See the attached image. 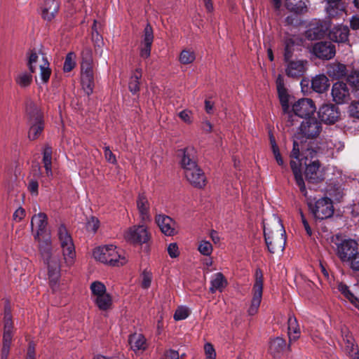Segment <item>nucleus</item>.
Masks as SVG:
<instances>
[{"mask_svg":"<svg viewBox=\"0 0 359 359\" xmlns=\"http://www.w3.org/2000/svg\"><path fill=\"white\" fill-rule=\"evenodd\" d=\"M276 84L280 103L282 104L283 109L286 111L289 107L288 94L287 92V89L285 87L284 79L282 75L278 74V76L276 78Z\"/></svg>","mask_w":359,"mask_h":359,"instance_id":"nucleus-30","label":"nucleus"},{"mask_svg":"<svg viewBox=\"0 0 359 359\" xmlns=\"http://www.w3.org/2000/svg\"><path fill=\"white\" fill-rule=\"evenodd\" d=\"M29 70H22L17 73L14 76L15 83L22 88H26L30 86L33 81L32 74Z\"/></svg>","mask_w":359,"mask_h":359,"instance_id":"nucleus-34","label":"nucleus"},{"mask_svg":"<svg viewBox=\"0 0 359 359\" xmlns=\"http://www.w3.org/2000/svg\"><path fill=\"white\" fill-rule=\"evenodd\" d=\"M204 351L206 359H215L216 352L212 344L207 342L204 345Z\"/></svg>","mask_w":359,"mask_h":359,"instance_id":"nucleus-53","label":"nucleus"},{"mask_svg":"<svg viewBox=\"0 0 359 359\" xmlns=\"http://www.w3.org/2000/svg\"><path fill=\"white\" fill-rule=\"evenodd\" d=\"M57 236L62 248L64 263L67 267H71L75 262V248L72 238L63 224L58 226Z\"/></svg>","mask_w":359,"mask_h":359,"instance_id":"nucleus-7","label":"nucleus"},{"mask_svg":"<svg viewBox=\"0 0 359 359\" xmlns=\"http://www.w3.org/2000/svg\"><path fill=\"white\" fill-rule=\"evenodd\" d=\"M27 359H35L34 357V346L30 343L27 350Z\"/></svg>","mask_w":359,"mask_h":359,"instance_id":"nucleus-64","label":"nucleus"},{"mask_svg":"<svg viewBox=\"0 0 359 359\" xmlns=\"http://www.w3.org/2000/svg\"><path fill=\"white\" fill-rule=\"evenodd\" d=\"M13 323L11 312L8 310L4 313V331L3 335V346L1 348V359H7L12 341Z\"/></svg>","mask_w":359,"mask_h":359,"instance_id":"nucleus-13","label":"nucleus"},{"mask_svg":"<svg viewBox=\"0 0 359 359\" xmlns=\"http://www.w3.org/2000/svg\"><path fill=\"white\" fill-rule=\"evenodd\" d=\"M142 77V69L138 68L131 76L128 83V88L133 94L137 93L140 90V80Z\"/></svg>","mask_w":359,"mask_h":359,"instance_id":"nucleus-40","label":"nucleus"},{"mask_svg":"<svg viewBox=\"0 0 359 359\" xmlns=\"http://www.w3.org/2000/svg\"><path fill=\"white\" fill-rule=\"evenodd\" d=\"M130 348L135 352L144 351L147 348L146 339L142 334H131L128 339Z\"/></svg>","mask_w":359,"mask_h":359,"instance_id":"nucleus-36","label":"nucleus"},{"mask_svg":"<svg viewBox=\"0 0 359 359\" xmlns=\"http://www.w3.org/2000/svg\"><path fill=\"white\" fill-rule=\"evenodd\" d=\"M165 356L168 359H180L179 353L174 350L167 351Z\"/></svg>","mask_w":359,"mask_h":359,"instance_id":"nucleus-63","label":"nucleus"},{"mask_svg":"<svg viewBox=\"0 0 359 359\" xmlns=\"http://www.w3.org/2000/svg\"><path fill=\"white\" fill-rule=\"evenodd\" d=\"M323 130L321 123L316 118H305L301 123L299 131L293 141V149L291 153V158L299 159V151H305L309 148L306 141L304 139L312 140L317 137Z\"/></svg>","mask_w":359,"mask_h":359,"instance_id":"nucleus-2","label":"nucleus"},{"mask_svg":"<svg viewBox=\"0 0 359 359\" xmlns=\"http://www.w3.org/2000/svg\"><path fill=\"white\" fill-rule=\"evenodd\" d=\"M308 205L316 218L323 219L332 217L334 208L331 199L322 198L313 203L308 198Z\"/></svg>","mask_w":359,"mask_h":359,"instance_id":"nucleus-11","label":"nucleus"},{"mask_svg":"<svg viewBox=\"0 0 359 359\" xmlns=\"http://www.w3.org/2000/svg\"><path fill=\"white\" fill-rule=\"evenodd\" d=\"M288 324V336L290 341H295L299 337L300 329L297 318L290 315L287 320Z\"/></svg>","mask_w":359,"mask_h":359,"instance_id":"nucleus-37","label":"nucleus"},{"mask_svg":"<svg viewBox=\"0 0 359 359\" xmlns=\"http://www.w3.org/2000/svg\"><path fill=\"white\" fill-rule=\"evenodd\" d=\"M90 289L92 293V299L107 293L105 285L100 281H94L90 284Z\"/></svg>","mask_w":359,"mask_h":359,"instance_id":"nucleus-43","label":"nucleus"},{"mask_svg":"<svg viewBox=\"0 0 359 359\" xmlns=\"http://www.w3.org/2000/svg\"><path fill=\"white\" fill-rule=\"evenodd\" d=\"M186 179L194 187L201 188L205 184V177L198 166L184 172Z\"/></svg>","mask_w":359,"mask_h":359,"instance_id":"nucleus-24","label":"nucleus"},{"mask_svg":"<svg viewBox=\"0 0 359 359\" xmlns=\"http://www.w3.org/2000/svg\"><path fill=\"white\" fill-rule=\"evenodd\" d=\"M27 112L29 116L28 137L34 140L39 137L43 130V116L40 109L32 102L27 105Z\"/></svg>","mask_w":359,"mask_h":359,"instance_id":"nucleus-8","label":"nucleus"},{"mask_svg":"<svg viewBox=\"0 0 359 359\" xmlns=\"http://www.w3.org/2000/svg\"><path fill=\"white\" fill-rule=\"evenodd\" d=\"M358 243L353 239H346L337 245V255L344 262H348L358 251Z\"/></svg>","mask_w":359,"mask_h":359,"instance_id":"nucleus-15","label":"nucleus"},{"mask_svg":"<svg viewBox=\"0 0 359 359\" xmlns=\"http://www.w3.org/2000/svg\"><path fill=\"white\" fill-rule=\"evenodd\" d=\"M124 238L130 243L143 244L150 239V233L144 225L133 226L125 231Z\"/></svg>","mask_w":359,"mask_h":359,"instance_id":"nucleus-12","label":"nucleus"},{"mask_svg":"<svg viewBox=\"0 0 359 359\" xmlns=\"http://www.w3.org/2000/svg\"><path fill=\"white\" fill-rule=\"evenodd\" d=\"M168 253L171 258H176L180 255L178 245L176 243H171L168 246Z\"/></svg>","mask_w":359,"mask_h":359,"instance_id":"nucleus-56","label":"nucleus"},{"mask_svg":"<svg viewBox=\"0 0 359 359\" xmlns=\"http://www.w3.org/2000/svg\"><path fill=\"white\" fill-rule=\"evenodd\" d=\"M43 163L46 176L52 178L53 176L52 170V149L50 147H45L43 151Z\"/></svg>","mask_w":359,"mask_h":359,"instance_id":"nucleus-38","label":"nucleus"},{"mask_svg":"<svg viewBox=\"0 0 359 359\" xmlns=\"http://www.w3.org/2000/svg\"><path fill=\"white\" fill-rule=\"evenodd\" d=\"M76 55L74 53H69L64 62L63 69L65 72L72 71L76 66Z\"/></svg>","mask_w":359,"mask_h":359,"instance_id":"nucleus-45","label":"nucleus"},{"mask_svg":"<svg viewBox=\"0 0 359 359\" xmlns=\"http://www.w3.org/2000/svg\"><path fill=\"white\" fill-rule=\"evenodd\" d=\"M178 156L181 157L180 165L184 172L188 169L194 168L198 166L196 163V150L192 147H187L178 151Z\"/></svg>","mask_w":359,"mask_h":359,"instance_id":"nucleus-20","label":"nucleus"},{"mask_svg":"<svg viewBox=\"0 0 359 359\" xmlns=\"http://www.w3.org/2000/svg\"><path fill=\"white\" fill-rule=\"evenodd\" d=\"M277 219L278 222L280 223V220L278 218ZM280 226L281 227V232L280 233L278 232L274 233L273 231L266 227L264 224V236L265 243L268 250L272 254L275 253L277 250L283 251L285 248L286 243L285 231L282 224H280Z\"/></svg>","mask_w":359,"mask_h":359,"instance_id":"nucleus-9","label":"nucleus"},{"mask_svg":"<svg viewBox=\"0 0 359 359\" xmlns=\"http://www.w3.org/2000/svg\"><path fill=\"white\" fill-rule=\"evenodd\" d=\"M137 208L140 217L143 222L151 220L150 203L149 199L144 193L139 194L137 198Z\"/></svg>","mask_w":359,"mask_h":359,"instance_id":"nucleus-25","label":"nucleus"},{"mask_svg":"<svg viewBox=\"0 0 359 359\" xmlns=\"http://www.w3.org/2000/svg\"><path fill=\"white\" fill-rule=\"evenodd\" d=\"M93 300L99 309L102 311L109 309L112 305L111 296L107 292L93 299Z\"/></svg>","mask_w":359,"mask_h":359,"instance_id":"nucleus-39","label":"nucleus"},{"mask_svg":"<svg viewBox=\"0 0 359 359\" xmlns=\"http://www.w3.org/2000/svg\"><path fill=\"white\" fill-rule=\"evenodd\" d=\"M317 154V151L311 149L306 148L305 151H299V159H294V161L299 165L301 168L302 164H305L306 170L305 175L306 179L311 182H318L324 178V175L320 170V163L318 161H313L307 163L309 158H313Z\"/></svg>","mask_w":359,"mask_h":359,"instance_id":"nucleus-4","label":"nucleus"},{"mask_svg":"<svg viewBox=\"0 0 359 359\" xmlns=\"http://www.w3.org/2000/svg\"><path fill=\"white\" fill-rule=\"evenodd\" d=\"M311 52L320 59L330 60L335 55L336 48L330 42H318L313 45Z\"/></svg>","mask_w":359,"mask_h":359,"instance_id":"nucleus-21","label":"nucleus"},{"mask_svg":"<svg viewBox=\"0 0 359 359\" xmlns=\"http://www.w3.org/2000/svg\"><path fill=\"white\" fill-rule=\"evenodd\" d=\"M151 44L142 43L140 48V56L143 58H148L151 54Z\"/></svg>","mask_w":359,"mask_h":359,"instance_id":"nucleus-57","label":"nucleus"},{"mask_svg":"<svg viewBox=\"0 0 359 359\" xmlns=\"http://www.w3.org/2000/svg\"><path fill=\"white\" fill-rule=\"evenodd\" d=\"M25 216V210L20 207L13 213V218L16 222H20Z\"/></svg>","mask_w":359,"mask_h":359,"instance_id":"nucleus-61","label":"nucleus"},{"mask_svg":"<svg viewBox=\"0 0 359 359\" xmlns=\"http://www.w3.org/2000/svg\"><path fill=\"white\" fill-rule=\"evenodd\" d=\"M155 222L161 233L166 236H173L177 234L179 226L177 222L170 217L158 214L155 217Z\"/></svg>","mask_w":359,"mask_h":359,"instance_id":"nucleus-14","label":"nucleus"},{"mask_svg":"<svg viewBox=\"0 0 359 359\" xmlns=\"http://www.w3.org/2000/svg\"><path fill=\"white\" fill-rule=\"evenodd\" d=\"M316 107L313 101L309 98H302L297 100L292 105V111L299 117H308L313 114Z\"/></svg>","mask_w":359,"mask_h":359,"instance_id":"nucleus-19","label":"nucleus"},{"mask_svg":"<svg viewBox=\"0 0 359 359\" xmlns=\"http://www.w3.org/2000/svg\"><path fill=\"white\" fill-rule=\"evenodd\" d=\"M331 94L333 101L338 104L346 103L350 97L349 89L347 85L340 81L333 84Z\"/></svg>","mask_w":359,"mask_h":359,"instance_id":"nucleus-22","label":"nucleus"},{"mask_svg":"<svg viewBox=\"0 0 359 359\" xmlns=\"http://www.w3.org/2000/svg\"><path fill=\"white\" fill-rule=\"evenodd\" d=\"M295 42L293 39H288L285 41V53H284V60L285 61H288L292 56V53L294 50Z\"/></svg>","mask_w":359,"mask_h":359,"instance_id":"nucleus-46","label":"nucleus"},{"mask_svg":"<svg viewBox=\"0 0 359 359\" xmlns=\"http://www.w3.org/2000/svg\"><path fill=\"white\" fill-rule=\"evenodd\" d=\"M348 262L353 270L359 271V252L357 251Z\"/></svg>","mask_w":359,"mask_h":359,"instance_id":"nucleus-59","label":"nucleus"},{"mask_svg":"<svg viewBox=\"0 0 359 359\" xmlns=\"http://www.w3.org/2000/svg\"><path fill=\"white\" fill-rule=\"evenodd\" d=\"M81 83L85 93L90 95L95 86L93 74V61L90 48H85L81 53Z\"/></svg>","mask_w":359,"mask_h":359,"instance_id":"nucleus-5","label":"nucleus"},{"mask_svg":"<svg viewBox=\"0 0 359 359\" xmlns=\"http://www.w3.org/2000/svg\"><path fill=\"white\" fill-rule=\"evenodd\" d=\"M273 153L278 164L283 166L284 165V162L279 151V149L273 150Z\"/></svg>","mask_w":359,"mask_h":359,"instance_id":"nucleus-62","label":"nucleus"},{"mask_svg":"<svg viewBox=\"0 0 359 359\" xmlns=\"http://www.w3.org/2000/svg\"><path fill=\"white\" fill-rule=\"evenodd\" d=\"M47 220L48 218L45 213L35 214L31 220V227L34 233L35 240L39 242L41 257L47 265L50 285L53 290H55L60 277V262L57 256L51 254L50 238L48 235L44 239L41 238L46 233Z\"/></svg>","mask_w":359,"mask_h":359,"instance_id":"nucleus-1","label":"nucleus"},{"mask_svg":"<svg viewBox=\"0 0 359 359\" xmlns=\"http://www.w3.org/2000/svg\"><path fill=\"white\" fill-rule=\"evenodd\" d=\"M93 255L96 260L113 266H123L128 262L125 252L114 245L99 246L95 248Z\"/></svg>","mask_w":359,"mask_h":359,"instance_id":"nucleus-3","label":"nucleus"},{"mask_svg":"<svg viewBox=\"0 0 359 359\" xmlns=\"http://www.w3.org/2000/svg\"><path fill=\"white\" fill-rule=\"evenodd\" d=\"M356 95L359 97V90H356ZM348 112L351 116L359 119V100L351 102L348 107Z\"/></svg>","mask_w":359,"mask_h":359,"instance_id":"nucleus-51","label":"nucleus"},{"mask_svg":"<svg viewBox=\"0 0 359 359\" xmlns=\"http://www.w3.org/2000/svg\"><path fill=\"white\" fill-rule=\"evenodd\" d=\"M285 74L288 77L299 79L304 75L308 67L306 60H290L286 61Z\"/></svg>","mask_w":359,"mask_h":359,"instance_id":"nucleus-17","label":"nucleus"},{"mask_svg":"<svg viewBox=\"0 0 359 359\" xmlns=\"http://www.w3.org/2000/svg\"><path fill=\"white\" fill-rule=\"evenodd\" d=\"M27 189L34 196L38 195L39 183L35 180H30L28 182Z\"/></svg>","mask_w":359,"mask_h":359,"instance_id":"nucleus-58","label":"nucleus"},{"mask_svg":"<svg viewBox=\"0 0 359 359\" xmlns=\"http://www.w3.org/2000/svg\"><path fill=\"white\" fill-rule=\"evenodd\" d=\"M198 250L201 255L210 257L212 253L213 247L210 242L206 240H201L198 243Z\"/></svg>","mask_w":359,"mask_h":359,"instance_id":"nucleus-44","label":"nucleus"},{"mask_svg":"<svg viewBox=\"0 0 359 359\" xmlns=\"http://www.w3.org/2000/svg\"><path fill=\"white\" fill-rule=\"evenodd\" d=\"M196 59L195 52L191 49H184L180 54L179 61L182 65L192 63Z\"/></svg>","mask_w":359,"mask_h":359,"instance_id":"nucleus-42","label":"nucleus"},{"mask_svg":"<svg viewBox=\"0 0 359 359\" xmlns=\"http://www.w3.org/2000/svg\"><path fill=\"white\" fill-rule=\"evenodd\" d=\"M104 158L108 163H111L113 165L116 164V158L115 155L113 154V152L111 151L109 146L104 147Z\"/></svg>","mask_w":359,"mask_h":359,"instance_id":"nucleus-54","label":"nucleus"},{"mask_svg":"<svg viewBox=\"0 0 359 359\" xmlns=\"http://www.w3.org/2000/svg\"><path fill=\"white\" fill-rule=\"evenodd\" d=\"M154 41V32L151 26L147 24L144 29L143 40L142 43L152 44Z\"/></svg>","mask_w":359,"mask_h":359,"instance_id":"nucleus-48","label":"nucleus"},{"mask_svg":"<svg viewBox=\"0 0 359 359\" xmlns=\"http://www.w3.org/2000/svg\"><path fill=\"white\" fill-rule=\"evenodd\" d=\"M349 29L346 25H339L332 27L328 33L329 39L337 43L348 41Z\"/></svg>","mask_w":359,"mask_h":359,"instance_id":"nucleus-26","label":"nucleus"},{"mask_svg":"<svg viewBox=\"0 0 359 359\" xmlns=\"http://www.w3.org/2000/svg\"><path fill=\"white\" fill-rule=\"evenodd\" d=\"M59 9L57 0H44L41 6L42 17L44 20H51Z\"/></svg>","mask_w":359,"mask_h":359,"instance_id":"nucleus-28","label":"nucleus"},{"mask_svg":"<svg viewBox=\"0 0 359 359\" xmlns=\"http://www.w3.org/2000/svg\"><path fill=\"white\" fill-rule=\"evenodd\" d=\"M180 119L187 124L193 121L192 112L189 109H184L178 114Z\"/></svg>","mask_w":359,"mask_h":359,"instance_id":"nucleus-55","label":"nucleus"},{"mask_svg":"<svg viewBox=\"0 0 359 359\" xmlns=\"http://www.w3.org/2000/svg\"><path fill=\"white\" fill-rule=\"evenodd\" d=\"M329 86V79L325 74L316 75L311 80V88L316 93H323Z\"/></svg>","mask_w":359,"mask_h":359,"instance_id":"nucleus-33","label":"nucleus"},{"mask_svg":"<svg viewBox=\"0 0 359 359\" xmlns=\"http://www.w3.org/2000/svg\"><path fill=\"white\" fill-rule=\"evenodd\" d=\"M152 281V274L149 271H144L142 274L141 286L144 289H148Z\"/></svg>","mask_w":359,"mask_h":359,"instance_id":"nucleus-52","label":"nucleus"},{"mask_svg":"<svg viewBox=\"0 0 359 359\" xmlns=\"http://www.w3.org/2000/svg\"><path fill=\"white\" fill-rule=\"evenodd\" d=\"M226 285V279L222 273L218 272L212 276L209 290L211 293H215L216 291L222 292Z\"/></svg>","mask_w":359,"mask_h":359,"instance_id":"nucleus-32","label":"nucleus"},{"mask_svg":"<svg viewBox=\"0 0 359 359\" xmlns=\"http://www.w3.org/2000/svg\"><path fill=\"white\" fill-rule=\"evenodd\" d=\"M263 293V275L259 269L255 272V281L252 287V298L250 304L247 310L248 314L250 316L256 315L262 299Z\"/></svg>","mask_w":359,"mask_h":359,"instance_id":"nucleus-10","label":"nucleus"},{"mask_svg":"<svg viewBox=\"0 0 359 359\" xmlns=\"http://www.w3.org/2000/svg\"><path fill=\"white\" fill-rule=\"evenodd\" d=\"M327 74L333 79H340L346 75V65L333 62L327 66Z\"/></svg>","mask_w":359,"mask_h":359,"instance_id":"nucleus-35","label":"nucleus"},{"mask_svg":"<svg viewBox=\"0 0 359 359\" xmlns=\"http://www.w3.org/2000/svg\"><path fill=\"white\" fill-rule=\"evenodd\" d=\"M285 348V341L280 337H276L271 340L269 343V352L273 358H278L283 355Z\"/></svg>","mask_w":359,"mask_h":359,"instance_id":"nucleus-29","label":"nucleus"},{"mask_svg":"<svg viewBox=\"0 0 359 359\" xmlns=\"http://www.w3.org/2000/svg\"><path fill=\"white\" fill-rule=\"evenodd\" d=\"M337 289L345 298L355 307L359 309V289L351 290L348 287L343 283H338Z\"/></svg>","mask_w":359,"mask_h":359,"instance_id":"nucleus-27","label":"nucleus"},{"mask_svg":"<svg viewBox=\"0 0 359 359\" xmlns=\"http://www.w3.org/2000/svg\"><path fill=\"white\" fill-rule=\"evenodd\" d=\"M343 341L341 344L344 351L351 359H359L358 347L354 344V339L347 330L342 331Z\"/></svg>","mask_w":359,"mask_h":359,"instance_id":"nucleus-23","label":"nucleus"},{"mask_svg":"<svg viewBox=\"0 0 359 359\" xmlns=\"http://www.w3.org/2000/svg\"><path fill=\"white\" fill-rule=\"evenodd\" d=\"M348 82L355 87H359V72H352L348 77Z\"/></svg>","mask_w":359,"mask_h":359,"instance_id":"nucleus-60","label":"nucleus"},{"mask_svg":"<svg viewBox=\"0 0 359 359\" xmlns=\"http://www.w3.org/2000/svg\"><path fill=\"white\" fill-rule=\"evenodd\" d=\"M320 120L326 124H333L340 116L339 108L331 103L323 104L318 111Z\"/></svg>","mask_w":359,"mask_h":359,"instance_id":"nucleus-16","label":"nucleus"},{"mask_svg":"<svg viewBox=\"0 0 359 359\" xmlns=\"http://www.w3.org/2000/svg\"><path fill=\"white\" fill-rule=\"evenodd\" d=\"M27 66L31 72H35L37 67H39L41 82L48 83L51 74V69L48 59L40 50L34 49L27 52Z\"/></svg>","mask_w":359,"mask_h":359,"instance_id":"nucleus-6","label":"nucleus"},{"mask_svg":"<svg viewBox=\"0 0 359 359\" xmlns=\"http://www.w3.org/2000/svg\"><path fill=\"white\" fill-rule=\"evenodd\" d=\"M96 22L97 21L94 20V24L92 27V39L95 42V47L101 48L103 45V40L97 30Z\"/></svg>","mask_w":359,"mask_h":359,"instance_id":"nucleus-49","label":"nucleus"},{"mask_svg":"<svg viewBox=\"0 0 359 359\" xmlns=\"http://www.w3.org/2000/svg\"><path fill=\"white\" fill-rule=\"evenodd\" d=\"M189 314V309L187 306H181L176 309L173 318L176 321L182 320L188 318Z\"/></svg>","mask_w":359,"mask_h":359,"instance_id":"nucleus-47","label":"nucleus"},{"mask_svg":"<svg viewBox=\"0 0 359 359\" xmlns=\"http://www.w3.org/2000/svg\"><path fill=\"white\" fill-rule=\"evenodd\" d=\"M344 147L341 142L330 140L326 142L327 154L328 156L334 157L335 153L341 151Z\"/></svg>","mask_w":359,"mask_h":359,"instance_id":"nucleus-41","label":"nucleus"},{"mask_svg":"<svg viewBox=\"0 0 359 359\" xmlns=\"http://www.w3.org/2000/svg\"><path fill=\"white\" fill-rule=\"evenodd\" d=\"M86 229L92 232L93 233H95L100 226V222L97 218L95 217H90L86 222Z\"/></svg>","mask_w":359,"mask_h":359,"instance_id":"nucleus-50","label":"nucleus"},{"mask_svg":"<svg viewBox=\"0 0 359 359\" xmlns=\"http://www.w3.org/2000/svg\"><path fill=\"white\" fill-rule=\"evenodd\" d=\"M294 159L295 158H292L290 161V166L294 175L296 183L298 185L300 191L305 197H307V191L302 175L301 168L299 167V165L294 161Z\"/></svg>","mask_w":359,"mask_h":359,"instance_id":"nucleus-31","label":"nucleus"},{"mask_svg":"<svg viewBox=\"0 0 359 359\" xmlns=\"http://www.w3.org/2000/svg\"><path fill=\"white\" fill-rule=\"evenodd\" d=\"M330 27L327 21L315 20L310 23L306 31V37L311 41L320 39L325 36Z\"/></svg>","mask_w":359,"mask_h":359,"instance_id":"nucleus-18","label":"nucleus"}]
</instances>
